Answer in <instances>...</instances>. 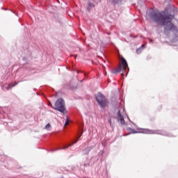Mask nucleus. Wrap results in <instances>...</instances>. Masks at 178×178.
<instances>
[{
  "instance_id": "f257e3e1",
  "label": "nucleus",
  "mask_w": 178,
  "mask_h": 178,
  "mask_svg": "<svg viewBox=\"0 0 178 178\" xmlns=\"http://www.w3.org/2000/svg\"><path fill=\"white\" fill-rule=\"evenodd\" d=\"M144 134H160V136H165V137H175V135L170 134L165 131L162 130H150V129H143L142 131Z\"/></svg>"
},
{
  "instance_id": "f03ea898",
  "label": "nucleus",
  "mask_w": 178,
  "mask_h": 178,
  "mask_svg": "<svg viewBox=\"0 0 178 178\" xmlns=\"http://www.w3.org/2000/svg\"><path fill=\"white\" fill-rule=\"evenodd\" d=\"M56 111L60 112L61 113H67V111L65 108V102L63 99H58L55 103V107L54 108Z\"/></svg>"
},
{
  "instance_id": "7ed1b4c3",
  "label": "nucleus",
  "mask_w": 178,
  "mask_h": 178,
  "mask_svg": "<svg viewBox=\"0 0 178 178\" xmlns=\"http://www.w3.org/2000/svg\"><path fill=\"white\" fill-rule=\"evenodd\" d=\"M96 101L99 104L100 108H106V99L102 93L99 92L96 96Z\"/></svg>"
},
{
  "instance_id": "20e7f679",
  "label": "nucleus",
  "mask_w": 178,
  "mask_h": 178,
  "mask_svg": "<svg viewBox=\"0 0 178 178\" xmlns=\"http://www.w3.org/2000/svg\"><path fill=\"white\" fill-rule=\"evenodd\" d=\"M121 60H122V72H126V70H129V65L127 64V61L126 60V59L122 58H121Z\"/></svg>"
},
{
  "instance_id": "39448f33",
  "label": "nucleus",
  "mask_w": 178,
  "mask_h": 178,
  "mask_svg": "<svg viewBox=\"0 0 178 178\" xmlns=\"http://www.w3.org/2000/svg\"><path fill=\"white\" fill-rule=\"evenodd\" d=\"M107 2L111 5H120V3L126 2V0H107Z\"/></svg>"
},
{
  "instance_id": "423d86ee",
  "label": "nucleus",
  "mask_w": 178,
  "mask_h": 178,
  "mask_svg": "<svg viewBox=\"0 0 178 178\" xmlns=\"http://www.w3.org/2000/svg\"><path fill=\"white\" fill-rule=\"evenodd\" d=\"M95 8V4L91 1L88 2V6H87V10L88 12H91L92 9H94Z\"/></svg>"
},
{
  "instance_id": "0eeeda50",
  "label": "nucleus",
  "mask_w": 178,
  "mask_h": 178,
  "mask_svg": "<svg viewBox=\"0 0 178 178\" xmlns=\"http://www.w3.org/2000/svg\"><path fill=\"white\" fill-rule=\"evenodd\" d=\"M118 116L120 118V121L121 124H124L125 122H124V118L123 117V115H122V114L120 113V111H118Z\"/></svg>"
},
{
  "instance_id": "6e6552de",
  "label": "nucleus",
  "mask_w": 178,
  "mask_h": 178,
  "mask_svg": "<svg viewBox=\"0 0 178 178\" xmlns=\"http://www.w3.org/2000/svg\"><path fill=\"white\" fill-rule=\"evenodd\" d=\"M91 149H92V147H87L86 149L83 150V154L84 155H87V154H88V152H90V151H91Z\"/></svg>"
},
{
  "instance_id": "1a4fd4ad",
  "label": "nucleus",
  "mask_w": 178,
  "mask_h": 178,
  "mask_svg": "<svg viewBox=\"0 0 178 178\" xmlns=\"http://www.w3.org/2000/svg\"><path fill=\"white\" fill-rule=\"evenodd\" d=\"M145 48V45L143 44L140 47L136 49V54H140L143 52V49Z\"/></svg>"
},
{
  "instance_id": "9d476101",
  "label": "nucleus",
  "mask_w": 178,
  "mask_h": 178,
  "mask_svg": "<svg viewBox=\"0 0 178 178\" xmlns=\"http://www.w3.org/2000/svg\"><path fill=\"white\" fill-rule=\"evenodd\" d=\"M127 130H129V131H130L129 134H137V133H138V131H137L135 129H133L131 128H127Z\"/></svg>"
},
{
  "instance_id": "9b49d317",
  "label": "nucleus",
  "mask_w": 178,
  "mask_h": 178,
  "mask_svg": "<svg viewBox=\"0 0 178 178\" xmlns=\"http://www.w3.org/2000/svg\"><path fill=\"white\" fill-rule=\"evenodd\" d=\"M76 143H77V140H75L73 143L68 145L67 146H64L63 148H60V149H66L67 148H69V147H72V145H73V144H76Z\"/></svg>"
},
{
  "instance_id": "f8f14e48",
  "label": "nucleus",
  "mask_w": 178,
  "mask_h": 178,
  "mask_svg": "<svg viewBox=\"0 0 178 178\" xmlns=\"http://www.w3.org/2000/svg\"><path fill=\"white\" fill-rule=\"evenodd\" d=\"M122 69H123V68H122V64H121V65H120L118 69H116V70L118 72V73H120L122 72Z\"/></svg>"
},
{
  "instance_id": "ddd939ff",
  "label": "nucleus",
  "mask_w": 178,
  "mask_h": 178,
  "mask_svg": "<svg viewBox=\"0 0 178 178\" xmlns=\"http://www.w3.org/2000/svg\"><path fill=\"white\" fill-rule=\"evenodd\" d=\"M67 124H69V117L66 118L64 126H67Z\"/></svg>"
},
{
  "instance_id": "4468645a",
  "label": "nucleus",
  "mask_w": 178,
  "mask_h": 178,
  "mask_svg": "<svg viewBox=\"0 0 178 178\" xmlns=\"http://www.w3.org/2000/svg\"><path fill=\"white\" fill-rule=\"evenodd\" d=\"M45 129L47 130H49V129H51V124H47L45 127Z\"/></svg>"
},
{
  "instance_id": "2eb2a0df",
  "label": "nucleus",
  "mask_w": 178,
  "mask_h": 178,
  "mask_svg": "<svg viewBox=\"0 0 178 178\" xmlns=\"http://www.w3.org/2000/svg\"><path fill=\"white\" fill-rule=\"evenodd\" d=\"M17 83H15V85H13V86H12V84H9L8 88H12L13 87H15V86H17Z\"/></svg>"
},
{
  "instance_id": "dca6fc26",
  "label": "nucleus",
  "mask_w": 178,
  "mask_h": 178,
  "mask_svg": "<svg viewBox=\"0 0 178 178\" xmlns=\"http://www.w3.org/2000/svg\"><path fill=\"white\" fill-rule=\"evenodd\" d=\"M113 74H116L117 73H119L118 71L116 70V69L113 71H112Z\"/></svg>"
},
{
  "instance_id": "f3484780",
  "label": "nucleus",
  "mask_w": 178,
  "mask_h": 178,
  "mask_svg": "<svg viewBox=\"0 0 178 178\" xmlns=\"http://www.w3.org/2000/svg\"><path fill=\"white\" fill-rule=\"evenodd\" d=\"M108 123H109L110 124H112V120L108 119Z\"/></svg>"
},
{
  "instance_id": "a211bd4d",
  "label": "nucleus",
  "mask_w": 178,
  "mask_h": 178,
  "mask_svg": "<svg viewBox=\"0 0 178 178\" xmlns=\"http://www.w3.org/2000/svg\"><path fill=\"white\" fill-rule=\"evenodd\" d=\"M99 2V0H95V3H98Z\"/></svg>"
},
{
  "instance_id": "6ab92c4d",
  "label": "nucleus",
  "mask_w": 178,
  "mask_h": 178,
  "mask_svg": "<svg viewBox=\"0 0 178 178\" xmlns=\"http://www.w3.org/2000/svg\"><path fill=\"white\" fill-rule=\"evenodd\" d=\"M124 72H123L122 74V77H124Z\"/></svg>"
},
{
  "instance_id": "aec40b11",
  "label": "nucleus",
  "mask_w": 178,
  "mask_h": 178,
  "mask_svg": "<svg viewBox=\"0 0 178 178\" xmlns=\"http://www.w3.org/2000/svg\"><path fill=\"white\" fill-rule=\"evenodd\" d=\"M137 130H141V128H136Z\"/></svg>"
},
{
  "instance_id": "412c9836",
  "label": "nucleus",
  "mask_w": 178,
  "mask_h": 178,
  "mask_svg": "<svg viewBox=\"0 0 178 178\" xmlns=\"http://www.w3.org/2000/svg\"><path fill=\"white\" fill-rule=\"evenodd\" d=\"M131 123H132V124H134V126L136 125V124H134V122H131Z\"/></svg>"
},
{
  "instance_id": "4be33fe9",
  "label": "nucleus",
  "mask_w": 178,
  "mask_h": 178,
  "mask_svg": "<svg viewBox=\"0 0 178 178\" xmlns=\"http://www.w3.org/2000/svg\"><path fill=\"white\" fill-rule=\"evenodd\" d=\"M80 137H81V135H80L78 138H80Z\"/></svg>"
},
{
  "instance_id": "5701e85b",
  "label": "nucleus",
  "mask_w": 178,
  "mask_h": 178,
  "mask_svg": "<svg viewBox=\"0 0 178 178\" xmlns=\"http://www.w3.org/2000/svg\"><path fill=\"white\" fill-rule=\"evenodd\" d=\"M152 41H153L152 40H150V42H152Z\"/></svg>"
},
{
  "instance_id": "b1692460",
  "label": "nucleus",
  "mask_w": 178,
  "mask_h": 178,
  "mask_svg": "<svg viewBox=\"0 0 178 178\" xmlns=\"http://www.w3.org/2000/svg\"><path fill=\"white\" fill-rule=\"evenodd\" d=\"M128 118V120H130V118H129V117H127Z\"/></svg>"
}]
</instances>
